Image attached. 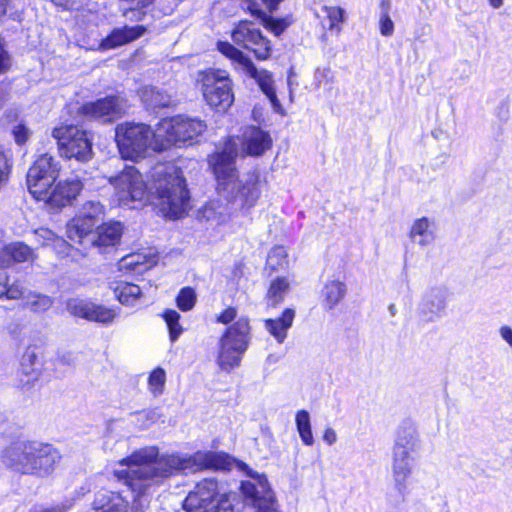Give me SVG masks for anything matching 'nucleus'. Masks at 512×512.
I'll return each mask as SVG.
<instances>
[{
    "label": "nucleus",
    "instance_id": "f3484780",
    "mask_svg": "<svg viewBox=\"0 0 512 512\" xmlns=\"http://www.w3.org/2000/svg\"><path fill=\"white\" fill-rule=\"evenodd\" d=\"M67 310L73 316L104 325L111 324L118 315L114 309L83 299H70Z\"/></svg>",
    "mask_w": 512,
    "mask_h": 512
},
{
    "label": "nucleus",
    "instance_id": "7ed1b4c3",
    "mask_svg": "<svg viewBox=\"0 0 512 512\" xmlns=\"http://www.w3.org/2000/svg\"><path fill=\"white\" fill-rule=\"evenodd\" d=\"M237 145L228 141L221 152L210 156L209 163L216 178L217 192L224 197L208 201L198 211V218L211 227H218L229 222L232 208L249 211L257 203L261 190L257 174H247L242 177L235 167Z\"/></svg>",
    "mask_w": 512,
    "mask_h": 512
},
{
    "label": "nucleus",
    "instance_id": "a878e982",
    "mask_svg": "<svg viewBox=\"0 0 512 512\" xmlns=\"http://www.w3.org/2000/svg\"><path fill=\"white\" fill-rule=\"evenodd\" d=\"M145 32L146 28L142 25L117 28L102 40L100 46L103 50L113 49L140 38Z\"/></svg>",
    "mask_w": 512,
    "mask_h": 512
},
{
    "label": "nucleus",
    "instance_id": "8fccbe9b",
    "mask_svg": "<svg viewBox=\"0 0 512 512\" xmlns=\"http://www.w3.org/2000/svg\"><path fill=\"white\" fill-rule=\"evenodd\" d=\"M27 293L24 292L22 286L18 283H14L10 286L7 285V291L5 292L6 298L8 299H22L24 301V296Z\"/></svg>",
    "mask_w": 512,
    "mask_h": 512
},
{
    "label": "nucleus",
    "instance_id": "20e7f679",
    "mask_svg": "<svg viewBox=\"0 0 512 512\" xmlns=\"http://www.w3.org/2000/svg\"><path fill=\"white\" fill-rule=\"evenodd\" d=\"M61 456L47 443L18 440L1 452L3 464L22 474L47 475L53 471Z\"/></svg>",
    "mask_w": 512,
    "mask_h": 512
},
{
    "label": "nucleus",
    "instance_id": "ddd939ff",
    "mask_svg": "<svg viewBox=\"0 0 512 512\" xmlns=\"http://www.w3.org/2000/svg\"><path fill=\"white\" fill-rule=\"evenodd\" d=\"M104 206L96 201L84 203L79 213L67 223V237L75 243H83L90 236L96 223L104 216Z\"/></svg>",
    "mask_w": 512,
    "mask_h": 512
},
{
    "label": "nucleus",
    "instance_id": "4c0bfd02",
    "mask_svg": "<svg viewBox=\"0 0 512 512\" xmlns=\"http://www.w3.org/2000/svg\"><path fill=\"white\" fill-rule=\"evenodd\" d=\"M165 386L166 372L163 368L156 367L149 373L147 379V389L154 398H158L164 393Z\"/></svg>",
    "mask_w": 512,
    "mask_h": 512
},
{
    "label": "nucleus",
    "instance_id": "c03bdc74",
    "mask_svg": "<svg viewBox=\"0 0 512 512\" xmlns=\"http://www.w3.org/2000/svg\"><path fill=\"white\" fill-rule=\"evenodd\" d=\"M176 303L184 312L191 310L196 303L195 291L190 287L182 288L176 297Z\"/></svg>",
    "mask_w": 512,
    "mask_h": 512
},
{
    "label": "nucleus",
    "instance_id": "c9c22d12",
    "mask_svg": "<svg viewBox=\"0 0 512 512\" xmlns=\"http://www.w3.org/2000/svg\"><path fill=\"white\" fill-rule=\"evenodd\" d=\"M290 289V282L285 277H277L274 279L267 291L266 299L268 306L276 307L279 305L288 294Z\"/></svg>",
    "mask_w": 512,
    "mask_h": 512
},
{
    "label": "nucleus",
    "instance_id": "37998d69",
    "mask_svg": "<svg viewBox=\"0 0 512 512\" xmlns=\"http://www.w3.org/2000/svg\"><path fill=\"white\" fill-rule=\"evenodd\" d=\"M390 1L382 0L381 2V16H380V33L383 36L389 37L394 32V23L389 16Z\"/></svg>",
    "mask_w": 512,
    "mask_h": 512
},
{
    "label": "nucleus",
    "instance_id": "9b49d317",
    "mask_svg": "<svg viewBox=\"0 0 512 512\" xmlns=\"http://www.w3.org/2000/svg\"><path fill=\"white\" fill-rule=\"evenodd\" d=\"M207 126L204 121L178 115L162 119L159 122V133L163 138L165 150L172 145L184 144L200 136Z\"/></svg>",
    "mask_w": 512,
    "mask_h": 512
},
{
    "label": "nucleus",
    "instance_id": "3c124183",
    "mask_svg": "<svg viewBox=\"0 0 512 512\" xmlns=\"http://www.w3.org/2000/svg\"><path fill=\"white\" fill-rule=\"evenodd\" d=\"M124 3H127L130 6L131 13L134 10H141L148 6H150L154 0H121Z\"/></svg>",
    "mask_w": 512,
    "mask_h": 512
},
{
    "label": "nucleus",
    "instance_id": "ea45409f",
    "mask_svg": "<svg viewBox=\"0 0 512 512\" xmlns=\"http://www.w3.org/2000/svg\"><path fill=\"white\" fill-rule=\"evenodd\" d=\"M162 317L169 330L171 342H175L183 332V328L180 324V314L173 309H166L163 311Z\"/></svg>",
    "mask_w": 512,
    "mask_h": 512
},
{
    "label": "nucleus",
    "instance_id": "e433bc0d",
    "mask_svg": "<svg viewBox=\"0 0 512 512\" xmlns=\"http://www.w3.org/2000/svg\"><path fill=\"white\" fill-rule=\"evenodd\" d=\"M53 303V298L41 293L29 291L24 296V306L35 313L46 312L52 307Z\"/></svg>",
    "mask_w": 512,
    "mask_h": 512
},
{
    "label": "nucleus",
    "instance_id": "e2e57ef3",
    "mask_svg": "<svg viewBox=\"0 0 512 512\" xmlns=\"http://www.w3.org/2000/svg\"><path fill=\"white\" fill-rule=\"evenodd\" d=\"M396 311H397V310H396V306H395L394 304H391V305L389 306V312H390V314H391L392 316H394V315L396 314Z\"/></svg>",
    "mask_w": 512,
    "mask_h": 512
},
{
    "label": "nucleus",
    "instance_id": "72a5a7b5",
    "mask_svg": "<svg viewBox=\"0 0 512 512\" xmlns=\"http://www.w3.org/2000/svg\"><path fill=\"white\" fill-rule=\"evenodd\" d=\"M318 19L326 18L328 20V29L340 34L342 31V24L346 21V12L343 8L338 6L321 7L320 11L315 12Z\"/></svg>",
    "mask_w": 512,
    "mask_h": 512
},
{
    "label": "nucleus",
    "instance_id": "6e6d98bb",
    "mask_svg": "<svg viewBox=\"0 0 512 512\" xmlns=\"http://www.w3.org/2000/svg\"><path fill=\"white\" fill-rule=\"evenodd\" d=\"M323 439L324 441L329 444V445H332L336 442L337 440V436H336V433L333 429H326L324 435H323Z\"/></svg>",
    "mask_w": 512,
    "mask_h": 512
},
{
    "label": "nucleus",
    "instance_id": "bf43d9fd",
    "mask_svg": "<svg viewBox=\"0 0 512 512\" xmlns=\"http://www.w3.org/2000/svg\"><path fill=\"white\" fill-rule=\"evenodd\" d=\"M505 0H488L490 6L494 9H499L503 6Z\"/></svg>",
    "mask_w": 512,
    "mask_h": 512
},
{
    "label": "nucleus",
    "instance_id": "680f3d73",
    "mask_svg": "<svg viewBox=\"0 0 512 512\" xmlns=\"http://www.w3.org/2000/svg\"><path fill=\"white\" fill-rule=\"evenodd\" d=\"M125 16H126L128 19H130V20H132L134 17H136V19H139V18H140L139 16H136L135 11H134L133 13H131V10H130V9H129V11H128V12H126V13H125Z\"/></svg>",
    "mask_w": 512,
    "mask_h": 512
},
{
    "label": "nucleus",
    "instance_id": "de8ad7c7",
    "mask_svg": "<svg viewBox=\"0 0 512 512\" xmlns=\"http://www.w3.org/2000/svg\"><path fill=\"white\" fill-rule=\"evenodd\" d=\"M30 135V130L24 124H18L13 129L14 140L19 145L26 143Z\"/></svg>",
    "mask_w": 512,
    "mask_h": 512
},
{
    "label": "nucleus",
    "instance_id": "69168bd1",
    "mask_svg": "<svg viewBox=\"0 0 512 512\" xmlns=\"http://www.w3.org/2000/svg\"><path fill=\"white\" fill-rule=\"evenodd\" d=\"M253 114H254L255 118H256V116H259V113H257L256 109H254Z\"/></svg>",
    "mask_w": 512,
    "mask_h": 512
},
{
    "label": "nucleus",
    "instance_id": "a18cd8bd",
    "mask_svg": "<svg viewBox=\"0 0 512 512\" xmlns=\"http://www.w3.org/2000/svg\"><path fill=\"white\" fill-rule=\"evenodd\" d=\"M298 432L304 444L311 445L313 443V435L309 418H296Z\"/></svg>",
    "mask_w": 512,
    "mask_h": 512
},
{
    "label": "nucleus",
    "instance_id": "bb28decb",
    "mask_svg": "<svg viewBox=\"0 0 512 512\" xmlns=\"http://www.w3.org/2000/svg\"><path fill=\"white\" fill-rule=\"evenodd\" d=\"M92 508L94 512H126L127 502L119 493L102 489L95 494Z\"/></svg>",
    "mask_w": 512,
    "mask_h": 512
},
{
    "label": "nucleus",
    "instance_id": "5fc2aeb1",
    "mask_svg": "<svg viewBox=\"0 0 512 512\" xmlns=\"http://www.w3.org/2000/svg\"><path fill=\"white\" fill-rule=\"evenodd\" d=\"M10 66V58L6 51L0 50V74L4 73Z\"/></svg>",
    "mask_w": 512,
    "mask_h": 512
},
{
    "label": "nucleus",
    "instance_id": "f257e3e1",
    "mask_svg": "<svg viewBox=\"0 0 512 512\" xmlns=\"http://www.w3.org/2000/svg\"><path fill=\"white\" fill-rule=\"evenodd\" d=\"M150 177L148 186L134 166H127L117 176L111 177L110 183L119 205L136 208L154 196L155 205L164 217L178 219L186 214L190 197L180 169L171 163L158 164Z\"/></svg>",
    "mask_w": 512,
    "mask_h": 512
},
{
    "label": "nucleus",
    "instance_id": "f03ea898",
    "mask_svg": "<svg viewBox=\"0 0 512 512\" xmlns=\"http://www.w3.org/2000/svg\"><path fill=\"white\" fill-rule=\"evenodd\" d=\"M119 466L122 468L114 471L115 476L124 481L139 497L177 471L228 469L230 458L225 453L213 451H197L185 457L176 454L159 456L157 447L148 446L135 450L130 456L121 459Z\"/></svg>",
    "mask_w": 512,
    "mask_h": 512
},
{
    "label": "nucleus",
    "instance_id": "5701e85b",
    "mask_svg": "<svg viewBox=\"0 0 512 512\" xmlns=\"http://www.w3.org/2000/svg\"><path fill=\"white\" fill-rule=\"evenodd\" d=\"M122 232L123 226L118 221L103 223L96 228L94 233L90 234V242L100 249L113 247L119 243Z\"/></svg>",
    "mask_w": 512,
    "mask_h": 512
},
{
    "label": "nucleus",
    "instance_id": "09e8293b",
    "mask_svg": "<svg viewBox=\"0 0 512 512\" xmlns=\"http://www.w3.org/2000/svg\"><path fill=\"white\" fill-rule=\"evenodd\" d=\"M11 172V163L7 156H0V188L6 184Z\"/></svg>",
    "mask_w": 512,
    "mask_h": 512
},
{
    "label": "nucleus",
    "instance_id": "a19ab883",
    "mask_svg": "<svg viewBox=\"0 0 512 512\" xmlns=\"http://www.w3.org/2000/svg\"><path fill=\"white\" fill-rule=\"evenodd\" d=\"M287 250L283 246L273 247L267 257V267L273 271L283 269L288 264Z\"/></svg>",
    "mask_w": 512,
    "mask_h": 512
},
{
    "label": "nucleus",
    "instance_id": "6ab92c4d",
    "mask_svg": "<svg viewBox=\"0 0 512 512\" xmlns=\"http://www.w3.org/2000/svg\"><path fill=\"white\" fill-rule=\"evenodd\" d=\"M412 452L406 450H392V479L395 490L404 496L407 492L408 479L413 470V459L410 456Z\"/></svg>",
    "mask_w": 512,
    "mask_h": 512
},
{
    "label": "nucleus",
    "instance_id": "a211bd4d",
    "mask_svg": "<svg viewBox=\"0 0 512 512\" xmlns=\"http://www.w3.org/2000/svg\"><path fill=\"white\" fill-rule=\"evenodd\" d=\"M127 101L117 95L98 99L82 106V113L90 118L112 121L121 117L127 109Z\"/></svg>",
    "mask_w": 512,
    "mask_h": 512
},
{
    "label": "nucleus",
    "instance_id": "dca6fc26",
    "mask_svg": "<svg viewBox=\"0 0 512 512\" xmlns=\"http://www.w3.org/2000/svg\"><path fill=\"white\" fill-rule=\"evenodd\" d=\"M251 480L241 483V491L246 504L252 505L255 512H278L274 494L264 476H251Z\"/></svg>",
    "mask_w": 512,
    "mask_h": 512
},
{
    "label": "nucleus",
    "instance_id": "2f4dec72",
    "mask_svg": "<svg viewBox=\"0 0 512 512\" xmlns=\"http://www.w3.org/2000/svg\"><path fill=\"white\" fill-rule=\"evenodd\" d=\"M111 289L119 302L126 306H133L140 299L142 291L138 285L126 281H115Z\"/></svg>",
    "mask_w": 512,
    "mask_h": 512
},
{
    "label": "nucleus",
    "instance_id": "473e14b6",
    "mask_svg": "<svg viewBox=\"0 0 512 512\" xmlns=\"http://www.w3.org/2000/svg\"><path fill=\"white\" fill-rule=\"evenodd\" d=\"M35 240L42 246H52L57 254H66L70 245L66 240L58 237L53 231L48 228H38L34 230Z\"/></svg>",
    "mask_w": 512,
    "mask_h": 512
},
{
    "label": "nucleus",
    "instance_id": "412c9836",
    "mask_svg": "<svg viewBox=\"0 0 512 512\" xmlns=\"http://www.w3.org/2000/svg\"><path fill=\"white\" fill-rule=\"evenodd\" d=\"M447 307V292L443 288L435 287L428 290L423 296L419 311L423 318L433 321L439 318Z\"/></svg>",
    "mask_w": 512,
    "mask_h": 512
},
{
    "label": "nucleus",
    "instance_id": "4be33fe9",
    "mask_svg": "<svg viewBox=\"0 0 512 512\" xmlns=\"http://www.w3.org/2000/svg\"><path fill=\"white\" fill-rule=\"evenodd\" d=\"M272 146L270 134L256 126L247 127L242 134V149L251 156H260Z\"/></svg>",
    "mask_w": 512,
    "mask_h": 512
},
{
    "label": "nucleus",
    "instance_id": "b1692460",
    "mask_svg": "<svg viewBox=\"0 0 512 512\" xmlns=\"http://www.w3.org/2000/svg\"><path fill=\"white\" fill-rule=\"evenodd\" d=\"M295 310L286 308L279 317L268 318L264 320L266 331L275 339L278 344H282L288 337V331L293 325L295 319Z\"/></svg>",
    "mask_w": 512,
    "mask_h": 512
},
{
    "label": "nucleus",
    "instance_id": "4d7b16f0",
    "mask_svg": "<svg viewBox=\"0 0 512 512\" xmlns=\"http://www.w3.org/2000/svg\"><path fill=\"white\" fill-rule=\"evenodd\" d=\"M8 276L6 274H0V297L5 295L7 291Z\"/></svg>",
    "mask_w": 512,
    "mask_h": 512
},
{
    "label": "nucleus",
    "instance_id": "c756f323",
    "mask_svg": "<svg viewBox=\"0 0 512 512\" xmlns=\"http://www.w3.org/2000/svg\"><path fill=\"white\" fill-rule=\"evenodd\" d=\"M421 443L416 429L409 423L399 426L396 431L394 441V450H406L416 453L420 449Z\"/></svg>",
    "mask_w": 512,
    "mask_h": 512
},
{
    "label": "nucleus",
    "instance_id": "c85d7f7f",
    "mask_svg": "<svg viewBox=\"0 0 512 512\" xmlns=\"http://www.w3.org/2000/svg\"><path fill=\"white\" fill-rule=\"evenodd\" d=\"M157 263V257L154 253H131L124 256L120 262L121 270H130L141 274L151 269Z\"/></svg>",
    "mask_w": 512,
    "mask_h": 512
},
{
    "label": "nucleus",
    "instance_id": "79ce46f5",
    "mask_svg": "<svg viewBox=\"0 0 512 512\" xmlns=\"http://www.w3.org/2000/svg\"><path fill=\"white\" fill-rule=\"evenodd\" d=\"M251 13L256 17L262 20L263 25L273 32L275 35H280L285 28L287 27V23L283 19H273L272 17H268L264 12L260 9H250Z\"/></svg>",
    "mask_w": 512,
    "mask_h": 512
},
{
    "label": "nucleus",
    "instance_id": "4468645a",
    "mask_svg": "<svg viewBox=\"0 0 512 512\" xmlns=\"http://www.w3.org/2000/svg\"><path fill=\"white\" fill-rule=\"evenodd\" d=\"M235 44L250 50L259 60H266L271 54L270 41L251 21H240L231 32Z\"/></svg>",
    "mask_w": 512,
    "mask_h": 512
},
{
    "label": "nucleus",
    "instance_id": "f8f14e48",
    "mask_svg": "<svg viewBox=\"0 0 512 512\" xmlns=\"http://www.w3.org/2000/svg\"><path fill=\"white\" fill-rule=\"evenodd\" d=\"M82 189L81 180L73 176L44 187L42 194L35 195L33 198L43 202L50 209L58 210L72 204Z\"/></svg>",
    "mask_w": 512,
    "mask_h": 512
},
{
    "label": "nucleus",
    "instance_id": "39448f33",
    "mask_svg": "<svg viewBox=\"0 0 512 512\" xmlns=\"http://www.w3.org/2000/svg\"><path fill=\"white\" fill-rule=\"evenodd\" d=\"M115 138L123 159L138 161L150 152L165 150L159 133V123L155 129L144 123L126 122L116 127Z\"/></svg>",
    "mask_w": 512,
    "mask_h": 512
},
{
    "label": "nucleus",
    "instance_id": "0eeeda50",
    "mask_svg": "<svg viewBox=\"0 0 512 512\" xmlns=\"http://www.w3.org/2000/svg\"><path fill=\"white\" fill-rule=\"evenodd\" d=\"M218 485L214 479H204L198 482L193 491L185 498L183 507L186 512H233V505L227 495H222L219 499ZM159 512H177L168 511L161 508Z\"/></svg>",
    "mask_w": 512,
    "mask_h": 512
},
{
    "label": "nucleus",
    "instance_id": "6e6552de",
    "mask_svg": "<svg viewBox=\"0 0 512 512\" xmlns=\"http://www.w3.org/2000/svg\"><path fill=\"white\" fill-rule=\"evenodd\" d=\"M217 49L233 62L237 70L255 79L263 93L270 100L273 109L276 112L282 113V106L277 99L271 73L266 70H258L248 56L229 42L219 41Z\"/></svg>",
    "mask_w": 512,
    "mask_h": 512
},
{
    "label": "nucleus",
    "instance_id": "338daca9",
    "mask_svg": "<svg viewBox=\"0 0 512 512\" xmlns=\"http://www.w3.org/2000/svg\"><path fill=\"white\" fill-rule=\"evenodd\" d=\"M253 114H254L255 118H256V116H259V113H257L256 109H254Z\"/></svg>",
    "mask_w": 512,
    "mask_h": 512
},
{
    "label": "nucleus",
    "instance_id": "393cba45",
    "mask_svg": "<svg viewBox=\"0 0 512 512\" xmlns=\"http://www.w3.org/2000/svg\"><path fill=\"white\" fill-rule=\"evenodd\" d=\"M409 238L420 247L431 245L436 238V224L434 220L428 217L415 219L410 227Z\"/></svg>",
    "mask_w": 512,
    "mask_h": 512
},
{
    "label": "nucleus",
    "instance_id": "f704fd0d",
    "mask_svg": "<svg viewBox=\"0 0 512 512\" xmlns=\"http://www.w3.org/2000/svg\"><path fill=\"white\" fill-rule=\"evenodd\" d=\"M139 93L148 108L168 107L172 102L170 95L152 86L143 87Z\"/></svg>",
    "mask_w": 512,
    "mask_h": 512
},
{
    "label": "nucleus",
    "instance_id": "603ef678",
    "mask_svg": "<svg viewBox=\"0 0 512 512\" xmlns=\"http://www.w3.org/2000/svg\"><path fill=\"white\" fill-rule=\"evenodd\" d=\"M237 312L234 308H227L217 318V321L222 324H229L235 320Z\"/></svg>",
    "mask_w": 512,
    "mask_h": 512
},
{
    "label": "nucleus",
    "instance_id": "423d86ee",
    "mask_svg": "<svg viewBox=\"0 0 512 512\" xmlns=\"http://www.w3.org/2000/svg\"><path fill=\"white\" fill-rule=\"evenodd\" d=\"M250 323L247 317H239L219 339L216 363L225 372L240 366L250 342Z\"/></svg>",
    "mask_w": 512,
    "mask_h": 512
},
{
    "label": "nucleus",
    "instance_id": "052dcab7",
    "mask_svg": "<svg viewBox=\"0 0 512 512\" xmlns=\"http://www.w3.org/2000/svg\"><path fill=\"white\" fill-rule=\"evenodd\" d=\"M69 508H70V506H68V507H53L51 509H46L42 512H66V510Z\"/></svg>",
    "mask_w": 512,
    "mask_h": 512
},
{
    "label": "nucleus",
    "instance_id": "1a4fd4ad",
    "mask_svg": "<svg viewBox=\"0 0 512 512\" xmlns=\"http://www.w3.org/2000/svg\"><path fill=\"white\" fill-rule=\"evenodd\" d=\"M201 92L206 103L215 111L224 113L234 102L232 80L223 70H207L199 74Z\"/></svg>",
    "mask_w": 512,
    "mask_h": 512
},
{
    "label": "nucleus",
    "instance_id": "9d476101",
    "mask_svg": "<svg viewBox=\"0 0 512 512\" xmlns=\"http://www.w3.org/2000/svg\"><path fill=\"white\" fill-rule=\"evenodd\" d=\"M52 136L57 140L61 156L79 162H87L92 158V140L86 131L77 126L56 127Z\"/></svg>",
    "mask_w": 512,
    "mask_h": 512
},
{
    "label": "nucleus",
    "instance_id": "2eb2a0df",
    "mask_svg": "<svg viewBox=\"0 0 512 512\" xmlns=\"http://www.w3.org/2000/svg\"><path fill=\"white\" fill-rule=\"evenodd\" d=\"M60 173V165L51 155L39 156L27 173V188L32 196L41 195L43 188L53 184Z\"/></svg>",
    "mask_w": 512,
    "mask_h": 512
},
{
    "label": "nucleus",
    "instance_id": "58836bf2",
    "mask_svg": "<svg viewBox=\"0 0 512 512\" xmlns=\"http://www.w3.org/2000/svg\"><path fill=\"white\" fill-rule=\"evenodd\" d=\"M24 8L23 0H0V20L8 17L14 21H21Z\"/></svg>",
    "mask_w": 512,
    "mask_h": 512
},
{
    "label": "nucleus",
    "instance_id": "cd10ccee",
    "mask_svg": "<svg viewBox=\"0 0 512 512\" xmlns=\"http://www.w3.org/2000/svg\"><path fill=\"white\" fill-rule=\"evenodd\" d=\"M35 258L34 251L22 242L6 245L0 252V268L8 267L13 263L32 261Z\"/></svg>",
    "mask_w": 512,
    "mask_h": 512
},
{
    "label": "nucleus",
    "instance_id": "864d4df0",
    "mask_svg": "<svg viewBox=\"0 0 512 512\" xmlns=\"http://www.w3.org/2000/svg\"><path fill=\"white\" fill-rule=\"evenodd\" d=\"M499 335L503 341L512 349V328L508 325H503L499 328Z\"/></svg>",
    "mask_w": 512,
    "mask_h": 512
},
{
    "label": "nucleus",
    "instance_id": "aec40b11",
    "mask_svg": "<svg viewBox=\"0 0 512 512\" xmlns=\"http://www.w3.org/2000/svg\"><path fill=\"white\" fill-rule=\"evenodd\" d=\"M42 375V365L34 348L28 347L20 360L18 374L19 386L22 389L29 390L34 388Z\"/></svg>",
    "mask_w": 512,
    "mask_h": 512
},
{
    "label": "nucleus",
    "instance_id": "49530a36",
    "mask_svg": "<svg viewBox=\"0 0 512 512\" xmlns=\"http://www.w3.org/2000/svg\"><path fill=\"white\" fill-rule=\"evenodd\" d=\"M314 80L318 87L321 86H330L333 82V73L329 68H318L315 71ZM331 87H329L330 89Z\"/></svg>",
    "mask_w": 512,
    "mask_h": 512
},
{
    "label": "nucleus",
    "instance_id": "13d9d810",
    "mask_svg": "<svg viewBox=\"0 0 512 512\" xmlns=\"http://www.w3.org/2000/svg\"><path fill=\"white\" fill-rule=\"evenodd\" d=\"M262 1L270 11H273L277 8L279 3L282 2L283 0H262Z\"/></svg>",
    "mask_w": 512,
    "mask_h": 512
},
{
    "label": "nucleus",
    "instance_id": "7c9ffc66",
    "mask_svg": "<svg viewBox=\"0 0 512 512\" xmlns=\"http://www.w3.org/2000/svg\"><path fill=\"white\" fill-rule=\"evenodd\" d=\"M346 292L344 282L337 279L327 280L321 291L324 307L329 310L336 307L344 299Z\"/></svg>",
    "mask_w": 512,
    "mask_h": 512
},
{
    "label": "nucleus",
    "instance_id": "0e129e2a",
    "mask_svg": "<svg viewBox=\"0 0 512 512\" xmlns=\"http://www.w3.org/2000/svg\"><path fill=\"white\" fill-rule=\"evenodd\" d=\"M296 416L301 417V416H309V415H308V413H307L306 411L301 410V411H299V412L296 414Z\"/></svg>",
    "mask_w": 512,
    "mask_h": 512
}]
</instances>
